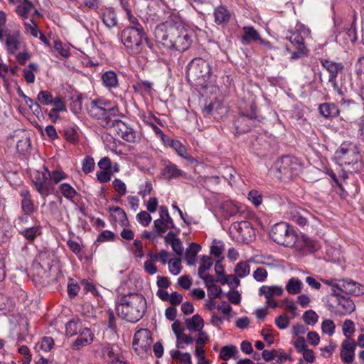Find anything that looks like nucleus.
Instances as JSON below:
<instances>
[{"label":"nucleus","instance_id":"nucleus-1","mask_svg":"<svg viewBox=\"0 0 364 364\" xmlns=\"http://www.w3.org/2000/svg\"><path fill=\"white\" fill-rule=\"evenodd\" d=\"M156 41L167 49L185 51L191 45V36L178 18H169L154 29Z\"/></svg>","mask_w":364,"mask_h":364},{"label":"nucleus","instance_id":"nucleus-2","mask_svg":"<svg viewBox=\"0 0 364 364\" xmlns=\"http://www.w3.org/2000/svg\"><path fill=\"white\" fill-rule=\"evenodd\" d=\"M146 308V299L140 294H124L116 302L118 315L132 323H136L143 317Z\"/></svg>","mask_w":364,"mask_h":364},{"label":"nucleus","instance_id":"nucleus-3","mask_svg":"<svg viewBox=\"0 0 364 364\" xmlns=\"http://www.w3.org/2000/svg\"><path fill=\"white\" fill-rule=\"evenodd\" d=\"M90 117L98 121L103 127H112L115 117L119 114V108L110 101L105 99L92 100L87 107Z\"/></svg>","mask_w":364,"mask_h":364},{"label":"nucleus","instance_id":"nucleus-4","mask_svg":"<svg viewBox=\"0 0 364 364\" xmlns=\"http://www.w3.org/2000/svg\"><path fill=\"white\" fill-rule=\"evenodd\" d=\"M144 29L124 28L121 32V41L127 53L138 55L143 50V38H145Z\"/></svg>","mask_w":364,"mask_h":364},{"label":"nucleus","instance_id":"nucleus-5","mask_svg":"<svg viewBox=\"0 0 364 364\" xmlns=\"http://www.w3.org/2000/svg\"><path fill=\"white\" fill-rule=\"evenodd\" d=\"M240 109V113L234 123L235 133L237 134L250 130L255 125L257 118L256 105L254 101H251L248 106H241Z\"/></svg>","mask_w":364,"mask_h":364},{"label":"nucleus","instance_id":"nucleus-6","mask_svg":"<svg viewBox=\"0 0 364 364\" xmlns=\"http://www.w3.org/2000/svg\"><path fill=\"white\" fill-rule=\"evenodd\" d=\"M277 178L284 181H290L296 176L301 171V164L297 159L285 156L275 162Z\"/></svg>","mask_w":364,"mask_h":364},{"label":"nucleus","instance_id":"nucleus-7","mask_svg":"<svg viewBox=\"0 0 364 364\" xmlns=\"http://www.w3.org/2000/svg\"><path fill=\"white\" fill-rule=\"evenodd\" d=\"M210 75V64L200 58L193 59L186 67V77L188 81H206Z\"/></svg>","mask_w":364,"mask_h":364},{"label":"nucleus","instance_id":"nucleus-8","mask_svg":"<svg viewBox=\"0 0 364 364\" xmlns=\"http://www.w3.org/2000/svg\"><path fill=\"white\" fill-rule=\"evenodd\" d=\"M271 238L277 244L285 247H291L296 241L294 230L287 223L275 224L270 232Z\"/></svg>","mask_w":364,"mask_h":364},{"label":"nucleus","instance_id":"nucleus-9","mask_svg":"<svg viewBox=\"0 0 364 364\" xmlns=\"http://www.w3.org/2000/svg\"><path fill=\"white\" fill-rule=\"evenodd\" d=\"M4 43V48L9 55L16 54L18 51L24 49L26 43L18 30L5 31L1 42Z\"/></svg>","mask_w":364,"mask_h":364},{"label":"nucleus","instance_id":"nucleus-10","mask_svg":"<svg viewBox=\"0 0 364 364\" xmlns=\"http://www.w3.org/2000/svg\"><path fill=\"white\" fill-rule=\"evenodd\" d=\"M35 190L44 198L55 192L54 184L49 179L46 173L36 171L33 176Z\"/></svg>","mask_w":364,"mask_h":364},{"label":"nucleus","instance_id":"nucleus-11","mask_svg":"<svg viewBox=\"0 0 364 364\" xmlns=\"http://www.w3.org/2000/svg\"><path fill=\"white\" fill-rule=\"evenodd\" d=\"M336 157L346 164L356 163L359 159L357 146L351 142L344 141L336 151Z\"/></svg>","mask_w":364,"mask_h":364},{"label":"nucleus","instance_id":"nucleus-12","mask_svg":"<svg viewBox=\"0 0 364 364\" xmlns=\"http://www.w3.org/2000/svg\"><path fill=\"white\" fill-rule=\"evenodd\" d=\"M287 219L296 223L301 227L305 226L313 215L308 210L299 207L291 206L285 213Z\"/></svg>","mask_w":364,"mask_h":364},{"label":"nucleus","instance_id":"nucleus-13","mask_svg":"<svg viewBox=\"0 0 364 364\" xmlns=\"http://www.w3.org/2000/svg\"><path fill=\"white\" fill-rule=\"evenodd\" d=\"M97 356L107 361L124 359L120 348L117 345L110 343L102 344L96 350Z\"/></svg>","mask_w":364,"mask_h":364},{"label":"nucleus","instance_id":"nucleus-14","mask_svg":"<svg viewBox=\"0 0 364 364\" xmlns=\"http://www.w3.org/2000/svg\"><path fill=\"white\" fill-rule=\"evenodd\" d=\"M355 309V305L349 297H338L336 305H331V311L337 316L350 315Z\"/></svg>","mask_w":364,"mask_h":364},{"label":"nucleus","instance_id":"nucleus-15","mask_svg":"<svg viewBox=\"0 0 364 364\" xmlns=\"http://www.w3.org/2000/svg\"><path fill=\"white\" fill-rule=\"evenodd\" d=\"M152 342L151 333L149 330L141 328L134 336L132 346L135 351H146Z\"/></svg>","mask_w":364,"mask_h":364},{"label":"nucleus","instance_id":"nucleus-16","mask_svg":"<svg viewBox=\"0 0 364 364\" xmlns=\"http://www.w3.org/2000/svg\"><path fill=\"white\" fill-rule=\"evenodd\" d=\"M286 36V39L291 42L295 47H301L304 45V39L310 36L311 31L309 28L301 23H297L294 32Z\"/></svg>","mask_w":364,"mask_h":364},{"label":"nucleus","instance_id":"nucleus-17","mask_svg":"<svg viewBox=\"0 0 364 364\" xmlns=\"http://www.w3.org/2000/svg\"><path fill=\"white\" fill-rule=\"evenodd\" d=\"M322 66L329 73L328 82L332 84L333 89L341 93V90L336 82L339 71L342 70L343 65L341 63H335L329 60H321Z\"/></svg>","mask_w":364,"mask_h":364},{"label":"nucleus","instance_id":"nucleus-18","mask_svg":"<svg viewBox=\"0 0 364 364\" xmlns=\"http://www.w3.org/2000/svg\"><path fill=\"white\" fill-rule=\"evenodd\" d=\"M356 348L355 342L350 338H346L341 343L340 356L344 363H352L355 358Z\"/></svg>","mask_w":364,"mask_h":364},{"label":"nucleus","instance_id":"nucleus-19","mask_svg":"<svg viewBox=\"0 0 364 364\" xmlns=\"http://www.w3.org/2000/svg\"><path fill=\"white\" fill-rule=\"evenodd\" d=\"M112 127H114L118 135L128 142L136 141V132L122 120L117 119L113 122Z\"/></svg>","mask_w":364,"mask_h":364},{"label":"nucleus","instance_id":"nucleus-20","mask_svg":"<svg viewBox=\"0 0 364 364\" xmlns=\"http://www.w3.org/2000/svg\"><path fill=\"white\" fill-rule=\"evenodd\" d=\"M231 228L235 230L244 241L251 240L255 235V230L248 221L235 222L232 224Z\"/></svg>","mask_w":364,"mask_h":364},{"label":"nucleus","instance_id":"nucleus-21","mask_svg":"<svg viewBox=\"0 0 364 364\" xmlns=\"http://www.w3.org/2000/svg\"><path fill=\"white\" fill-rule=\"evenodd\" d=\"M93 341V334L90 328H85L80 331L76 340L72 344L73 349L80 350L81 348L90 344Z\"/></svg>","mask_w":364,"mask_h":364},{"label":"nucleus","instance_id":"nucleus-22","mask_svg":"<svg viewBox=\"0 0 364 364\" xmlns=\"http://www.w3.org/2000/svg\"><path fill=\"white\" fill-rule=\"evenodd\" d=\"M341 287L346 294L360 296L364 294V286L351 279H343Z\"/></svg>","mask_w":364,"mask_h":364},{"label":"nucleus","instance_id":"nucleus-23","mask_svg":"<svg viewBox=\"0 0 364 364\" xmlns=\"http://www.w3.org/2000/svg\"><path fill=\"white\" fill-rule=\"evenodd\" d=\"M20 196L22 198L21 202L22 213L27 215H31L34 212L35 208L29 191H21Z\"/></svg>","mask_w":364,"mask_h":364},{"label":"nucleus","instance_id":"nucleus-24","mask_svg":"<svg viewBox=\"0 0 364 364\" xmlns=\"http://www.w3.org/2000/svg\"><path fill=\"white\" fill-rule=\"evenodd\" d=\"M243 34L240 41L242 45H248L252 41H259L260 35L253 26H244L242 28Z\"/></svg>","mask_w":364,"mask_h":364},{"label":"nucleus","instance_id":"nucleus-25","mask_svg":"<svg viewBox=\"0 0 364 364\" xmlns=\"http://www.w3.org/2000/svg\"><path fill=\"white\" fill-rule=\"evenodd\" d=\"M283 292V288L278 285H264L259 289V295H264L266 299H274L275 296H281Z\"/></svg>","mask_w":364,"mask_h":364},{"label":"nucleus","instance_id":"nucleus-26","mask_svg":"<svg viewBox=\"0 0 364 364\" xmlns=\"http://www.w3.org/2000/svg\"><path fill=\"white\" fill-rule=\"evenodd\" d=\"M213 16L215 23L218 25L227 23L230 19V11L222 5L215 9Z\"/></svg>","mask_w":364,"mask_h":364},{"label":"nucleus","instance_id":"nucleus-27","mask_svg":"<svg viewBox=\"0 0 364 364\" xmlns=\"http://www.w3.org/2000/svg\"><path fill=\"white\" fill-rule=\"evenodd\" d=\"M319 113L325 118L336 117L339 114V109L333 103H323L318 107Z\"/></svg>","mask_w":364,"mask_h":364},{"label":"nucleus","instance_id":"nucleus-28","mask_svg":"<svg viewBox=\"0 0 364 364\" xmlns=\"http://www.w3.org/2000/svg\"><path fill=\"white\" fill-rule=\"evenodd\" d=\"M43 168L54 186L57 183H59L63 180L66 179L68 176V174L65 173L61 168H57L52 171H49L48 168L46 166H43Z\"/></svg>","mask_w":364,"mask_h":364},{"label":"nucleus","instance_id":"nucleus-29","mask_svg":"<svg viewBox=\"0 0 364 364\" xmlns=\"http://www.w3.org/2000/svg\"><path fill=\"white\" fill-rule=\"evenodd\" d=\"M186 325L188 331L199 332L203 330L204 321L202 317L198 314L186 319Z\"/></svg>","mask_w":364,"mask_h":364},{"label":"nucleus","instance_id":"nucleus-30","mask_svg":"<svg viewBox=\"0 0 364 364\" xmlns=\"http://www.w3.org/2000/svg\"><path fill=\"white\" fill-rule=\"evenodd\" d=\"M33 8V4L29 0H21L16 7V13L23 19L28 18V14Z\"/></svg>","mask_w":364,"mask_h":364},{"label":"nucleus","instance_id":"nucleus-31","mask_svg":"<svg viewBox=\"0 0 364 364\" xmlns=\"http://www.w3.org/2000/svg\"><path fill=\"white\" fill-rule=\"evenodd\" d=\"M111 217L113 220L121 224L122 225H127L128 220L126 213L119 207H112L109 208Z\"/></svg>","mask_w":364,"mask_h":364},{"label":"nucleus","instance_id":"nucleus-32","mask_svg":"<svg viewBox=\"0 0 364 364\" xmlns=\"http://www.w3.org/2000/svg\"><path fill=\"white\" fill-rule=\"evenodd\" d=\"M200 250V246L196 243H191L185 253V259L189 266L194 265L196 257L198 252Z\"/></svg>","mask_w":364,"mask_h":364},{"label":"nucleus","instance_id":"nucleus-33","mask_svg":"<svg viewBox=\"0 0 364 364\" xmlns=\"http://www.w3.org/2000/svg\"><path fill=\"white\" fill-rule=\"evenodd\" d=\"M285 288L289 294H297L301 291L303 283L299 279L291 277L287 281Z\"/></svg>","mask_w":364,"mask_h":364},{"label":"nucleus","instance_id":"nucleus-34","mask_svg":"<svg viewBox=\"0 0 364 364\" xmlns=\"http://www.w3.org/2000/svg\"><path fill=\"white\" fill-rule=\"evenodd\" d=\"M26 240L31 242L33 241L36 237L41 234V228L39 225H35L30 228H24L19 230Z\"/></svg>","mask_w":364,"mask_h":364},{"label":"nucleus","instance_id":"nucleus-35","mask_svg":"<svg viewBox=\"0 0 364 364\" xmlns=\"http://www.w3.org/2000/svg\"><path fill=\"white\" fill-rule=\"evenodd\" d=\"M182 173V171L178 168V167L173 164H167L162 171V175L168 180L179 177Z\"/></svg>","mask_w":364,"mask_h":364},{"label":"nucleus","instance_id":"nucleus-36","mask_svg":"<svg viewBox=\"0 0 364 364\" xmlns=\"http://www.w3.org/2000/svg\"><path fill=\"white\" fill-rule=\"evenodd\" d=\"M239 353L237 348L235 346H223L220 352V358L224 361L230 360L231 358H237L236 356Z\"/></svg>","mask_w":364,"mask_h":364},{"label":"nucleus","instance_id":"nucleus-37","mask_svg":"<svg viewBox=\"0 0 364 364\" xmlns=\"http://www.w3.org/2000/svg\"><path fill=\"white\" fill-rule=\"evenodd\" d=\"M102 80L105 87L108 88L116 87L118 85L117 74L113 71H107L102 75Z\"/></svg>","mask_w":364,"mask_h":364},{"label":"nucleus","instance_id":"nucleus-38","mask_svg":"<svg viewBox=\"0 0 364 364\" xmlns=\"http://www.w3.org/2000/svg\"><path fill=\"white\" fill-rule=\"evenodd\" d=\"M339 38H343L345 41V43H355L357 39V31L354 23H352L350 27L345 32L340 33L338 36Z\"/></svg>","mask_w":364,"mask_h":364},{"label":"nucleus","instance_id":"nucleus-39","mask_svg":"<svg viewBox=\"0 0 364 364\" xmlns=\"http://www.w3.org/2000/svg\"><path fill=\"white\" fill-rule=\"evenodd\" d=\"M59 189L62 195L68 200H73L77 196V191L69 183H61L59 186Z\"/></svg>","mask_w":364,"mask_h":364},{"label":"nucleus","instance_id":"nucleus-40","mask_svg":"<svg viewBox=\"0 0 364 364\" xmlns=\"http://www.w3.org/2000/svg\"><path fill=\"white\" fill-rule=\"evenodd\" d=\"M38 65L36 63H30L27 68H24L23 77L28 83H33L35 81L34 72L38 70Z\"/></svg>","mask_w":364,"mask_h":364},{"label":"nucleus","instance_id":"nucleus-41","mask_svg":"<svg viewBox=\"0 0 364 364\" xmlns=\"http://www.w3.org/2000/svg\"><path fill=\"white\" fill-rule=\"evenodd\" d=\"M250 272V267L247 262L242 261L237 264L235 268V274L240 278H244Z\"/></svg>","mask_w":364,"mask_h":364},{"label":"nucleus","instance_id":"nucleus-42","mask_svg":"<svg viewBox=\"0 0 364 364\" xmlns=\"http://www.w3.org/2000/svg\"><path fill=\"white\" fill-rule=\"evenodd\" d=\"M54 346V341L50 337H43L41 341H39L36 348L37 350H42L44 352L50 351Z\"/></svg>","mask_w":364,"mask_h":364},{"label":"nucleus","instance_id":"nucleus-43","mask_svg":"<svg viewBox=\"0 0 364 364\" xmlns=\"http://www.w3.org/2000/svg\"><path fill=\"white\" fill-rule=\"evenodd\" d=\"M193 341L194 340L193 337L184 333L183 331L180 334L177 335L176 345L178 348H184L185 345H191Z\"/></svg>","mask_w":364,"mask_h":364},{"label":"nucleus","instance_id":"nucleus-44","mask_svg":"<svg viewBox=\"0 0 364 364\" xmlns=\"http://www.w3.org/2000/svg\"><path fill=\"white\" fill-rule=\"evenodd\" d=\"M126 16L129 22V25L126 26L125 28H133L134 29H144L142 25L139 23L137 17L134 16L132 14V10L130 8H126Z\"/></svg>","mask_w":364,"mask_h":364},{"label":"nucleus","instance_id":"nucleus-45","mask_svg":"<svg viewBox=\"0 0 364 364\" xmlns=\"http://www.w3.org/2000/svg\"><path fill=\"white\" fill-rule=\"evenodd\" d=\"M321 328L322 332L329 336H333L336 331L333 321L329 318H326L322 321Z\"/></svg>","mask_w":364,"mask_h":364},{"label":"nucleus","instance_id":"nucleus-46","mask_svg":"<svg viewBox=\"0 0 364 364\" xmlns=\"http://www.w3.org/2000/svg\"><path fill=\"white\" fill-rule=\"evenodd\" d=\"M213 264L212 258L209 256H203L200 259V267L198 268V276L209 270Z\"/></svg>","mask_w":364,"mask_h":364},{"label":"nucleus","instance_id":"nucleus-47","mask_svg":"<svg viewBox=\"0 0 364 364\" xmlns=\"http://www.w3.org/2000/svg\"><path fill=\"white\" fill-rule=\"evenodd\" d=\"M302 318L306 324L314 326L318 320V316L314 310L310 309L304 313Z\"/></svg>","mask_w":364,"mask_h":364},{"label":"nucleus","instance_id":"nucleus-48","mask_svg":"<svg viewBox=\"0 0 364 364\" xmlns=\"http://www.w3.org/2000/svg\"><path fill=\"white\" fill-rule=\"evenodd\" d=\"M31 146V141L30 138L27 136H23L21 139L17 141L16 149L17 151L21 154H24L26 153Z\"/></svg>","mask_w":364,"mask_h":364},{"label":"nucleus","instance_id":"nucleus-49","mask_svg":"<svg viewBox=\"0 0 364 364\" xmlns=\"http://www.w3.org/2000/svg\"><path fill=\"white\" fill-rule=\"evenodd\" d=\"M343 334L348 338L355 331L354 322L350 319H346L342 324Z\"/></svg>","mask_w":364,"mask_h":364},{"label":"nucleus","instance_id":"nucleus-50","mask_svg":"<svg viewBox=\"0 0 364 364\" xmlns=\"http://www.w3.org/2000/svg\"><path fill=\"white\" fill-rule=\"evenodd\" d=\"M169 146L173 148L177 154L184 158L188 159V154L186 147L178 140H172L169 143Z\"/></svg>","mask_w":364,"mask_h":364},{"label":"nucleus","instance_id":"nucleus-51","mask_svg":"<svg viewBox=\"0 0 364 364\" xmlns=\"http://www.w3.org/2000/svg\"><path fill=\"white\" fill-rule=\"evenodd\" d=\"M222 284H228L230 287L235 288L240 284V280L236 274H230L220 279Z\"/></svg>","mask_w":364,"mask_h":364},{"label":"nucleus","instance_id":"nucleus-52","mask_svg":"<svg viewBox=\"0 0 364 364\" xmlns=\"http://www.w3.org/2000/svg\"><path fill=\"white\" fill-rule=\"evenodd\" d=\"M13 308L12 301L4 294H0V312L5 314Z\"/></svg>","mask_w":364,"mask_h":364},{"label":"nucleus","instance_id":"nucleus-53","mask_svg":"<svg viewBox=\"0 0 364 364\" xmlns=\"http://www.w3.org/2000/svg\"><path fill=\"white\" fill-rule=\"evenodd\" d=\"M181 260L179 258H174L168 262L169 272L173 275H178L181 270Z\"/></svg>","mask_w":364,"mask_h":364},{"label":"nucleus","instance_id":"nucleus-54","mask_svg":"<svg viewBox=\"0 0 364 364\" xmlns=\"http://www.w3.org/2000/svg\"><path fill=\"white\" fill-rule=\"evenodd\" d=\"M37 99L43 105H48L53 102V95L48 91H40Z\"/></svg>","mask_w":364,"mask_h":364},{"label":"nucleus","instance_id":"nucleus-55","mask_svg":"<svg viewBox=\"0 0 364 364\" xmlns=\"http://www.w3.org/2000/svg\"><path fill=\"white\" fill-rule=\"evenodd\" d=\"M136 218L137 221L144 227L148 226L152 220L151 215L146 211L139 212Z\"/></svg>","mask_w":364,"mask_h":364},{"label":"nucleus","instance_id":"nucleus-56","mask_svg":"<svg viewBox=\"0 0 364 364\" xmlns=\"http://www.w3.org/2000/svg\"><path fill=\"white\" fill-rule=\"evenodd\" d=\"M65 139L71 143H75L78 140V134L73 127H67L64 130Z\"/></svg>","mask_w":364,"mask_h":364},{"label":"nucleus","instance_id":"nucleus-57","mask_svg":"<svg viewBox=\"0 0 364 364\" xmlns=\"http://www.w3.org/2000/svg\"><path fill=\"white\" fill-rule=\"evenodd\" d=\"M159 215V220H163L167 222V223L170 225V228H175L173 221L168 213V208L166 206L160 207Z\"/></svg>","mask_w":364,"mask_h":364},{"label":"nucleus","instance_id":"nucleus-58","mask_svg":"<svg viewBox=\"0 0 364 364\" xmlns=\"http://www.w3.org/2000/svg\"><path fill=\"white\" fill-rule=\"evenodd\" d=\"M267 276V271L263 267H257L252 273L253 278L258 282H264Z\"/></svg>","mask_w":364,"mask_h":364},{"label":"nucleus","instance_id":"nucleus-59","mask_svg":"<svg viewBox=\"0 0 364 364\" xmlns=\"http://www.w3.org/2000/svg\"><path fill=\"white\" fill-rule=\"evenodd\" d=\"M103 22L107 27L112 28L117 24V16L113 12L108 11L103 15Z\"/></svg>","mask_w":364,"mask_h":364},{"label":"nucleus","instance_id":"nucleus-60","mask_svg":"<svg viewBox=\"0 0 364 364\" xmlns=\"http://www.w3.org/2000/svg\"><path fill=\"white\" fill-rule=\"evenodd\" d=\"M14 55L16 56V60L21 65H24L31 58V55L29 54L27 46L24 49H21V51H18L16 54Z\"/></svg>","mask_w":364,"mask_h":364},{"label":"nucleus","instance_id":"nucleus-61","mask_svg":"<svg viewBox=\"0 0 364 364\" xmlns=\"http://www.w3.org/2000/svg\"><path fill=\"white\" fill-rule=\"evenodd\" d=\"M94 168H95L94 159L90 156H85L82 161V171L85 173H89L93 171Z\"/></svg>","mask_w":364,"mask_h":364},{"label":"nucleus","instance_id":"nucleus-62","mask_svg":"<svg viewBox=\"0 0 364 364\" xmlns=\"http://www.w3.org/2000/svg\"><path fill=\"white\" fill-rule=\"evenodd\" d=\"M154 227L157 230L158 235H161L164 233L168 228H170V225L165 220L156 219L154 221Z\"/></svg>","mask_w":364,"mask_h":364},{"label":"nucleus","instance_id":"nucleus-63","mask_svg":"<svg viewBox=\"0 0 364 364\" xmlns=\"http://www.w3.org/2000/svg\"><path fill=\"white\" fill-rule=\"evenodd\" d=\"M248 199L255 206H259L262 202V195L256 190H252L249 192Z\"/></svg>","mask_w":364,"mask_h":364},{"label":"nucleus","instance_id":"nucleus-64","mask_svg":"<svg viewBox=\"0 0 364 364\" xmlns=\"http://www.w3.org/2000/svg\"><path fill=\"white\" fill-rule=\"evenodd\" d=\"M224 250V245L220 242L214 241L210 248V254L217 258H220Z\"/></svg>","mask_w":364,"mask_h":364}]
</instances>
